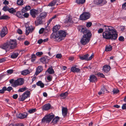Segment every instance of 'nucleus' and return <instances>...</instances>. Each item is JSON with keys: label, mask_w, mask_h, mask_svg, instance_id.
<instances>
[{"label": "nucleus", "mask_w": 126, "mask_h": 126, "mask_svg": "<svg viewBox=\"0 0 126 126\" xmlns=\"http://www.w3.org/2000/svg\"><path fill=\"white\" fill-rule=\"evenodd\" d=\"M23 16L24 17H27L29 16V14L28 13H25L24 14Z\"/></svg>", "instance_id": "nucleus-62"}, {"label": "nucleus", "mask_w": 126, "mask_h": 126, "mask_svg": "<svg viewBox=\"0 0 126 126\" xmlns=\"http://www.w3.org/2000/svg\"><path fill=\"white\" fill-rule=\"evenodd\" d=\"M21 73L22 75H26L29 74L30 72L28 70H26L21 72Z\"/></svg>", "instance_id": "nucleus-31"}, {"label": "nucleus", "mask_w": 126, "mask_h": 126, "mask_svg": "<svg viewBox=\"0 0 126 126\" xmlns=\"http://www.w3.org/2000/svg\"><path fill=\"white\" fill-rule=\"evenodd\" d=\"M36 109L34 108L29 110L28 112L30 113H32L36 111Z\"/></svg>", "instance_id": "nucleus-35"}, {"label": "nucleus", "mask_w": 126, "mask_h": 126, "mask_svg": "<svg viewBox=\"0 0 126 126\" xmlns=\"http://www.w3.org/2000/svg\"><path fill=\"white\" fill-rule=\"evenodd\" d=\"M17 43L16 40H12L8 41L0 47V48L6 50V51H8L10 49H14L16 47Z\"/></svg>", "instance_id": "nucleus-3"}, {"label": "nucleus", "mask_w": 126, "mask_h": 126, "mask_svg": "<svg viewBox=\"0 0 126 126\" xmlns=\"http://www.w3.org/2000/svg\"><path fill=\"white\" fill-rule=\"evenodd\" d=\"M122 108L123 110L126 109V104H123L122 107Z\"/></svg>", "instance_id": "nucleus-55"}, {"label": "nucleus", "mask_w": 126, "mask_h": 126, "mask_svg": "<svg viewBox=\"0 0 126 126\" xmlns=\"http://www.w3.org/2000/svg\"><path fill=\"white\" fill-rule=\"evenodd\" d=\"M44 30V29L43 28H41L39 31V33L40 34L42 33Z\"/></svg>", "instance_id": "nucleus-54"}, {"label": "nucleus", "mask_w": 126, "mask_h": 126, "mask_svg": "<svg viewBox=\"0 0 126 126\" xmlns=\"http://www.w3.org/2000/svg\"><path fill=\"white\" fill-rule=\"evenodd\" d=\"M27 115L26 113H20L17 115V117L20 119H23L26 117Z\"/></svg>", "instance_id": "nucleus-21"}, {"label": "nucleus", "mask_w": 126, "mask_h": 126, "mask_svg": "<svg viewBox=\"0 0 126 126\" xmlns=\"http://www.w3.org/2000/svg\"><path fill=\"white\" fill-rule=\"evenodd\" d=\"M89 80L90 82H95L97 81V78L94 75H91L90 77Z\"/></svg>", "instance_id": "nucleus-19"}, {"label": "nucleus", "mask_w": 126, "mask_h": 126, "mask_svg": "<svg viewBox=\"0 0 126 126\" xmlns=\"http://www.w3.org/2000/svg\"><path fill=\"white\" fill-rule=\"evenodd\" d=\"M43 70V67L41 66H38L37 68L36 71L35 73V74L36 75H38Z\"/></svg>", "instance_id": "nucleus-18"}, {"label": "nucleus", "mask_w": 126, "mask_h": 126, "mask_svg": "<svg viewBox=\"0 0 126 126\" xmlns=\"http://www.w3.org/2000/svg\"><path fill=\"white\" fill-rule=\"evenodd\" d=\"M7 33V28L6 27H3L0 32V35L1 37L4 36Z\"/></svg>", "instance_id": "nucleus-13"}, {"label": "nucleus", "mask_w": 126, "mask_h": 126, "mask_svg": "<svg viewBox=\"0 0 126 126\" xmlns=\"http://www.w3.org/2000/svg\"><path fill=\"white\" fill-rule=\"evenodd\" d=\"M6 91V87H4L2 88V89L0 90V93L1 94H3L4 93L5 91Z\"/></svg>", "instance_id": "nucleus-40"}, {"label": "nucleus", "mask_w": 126, "mask_h": 126, "mask_svg": "<svg viewBox=\"0 0 126 126\" xmlns=\"http://www.w3.org/2000/svg\"><path fill=\"white\" fill-rule=\"evenodd\" d=\"M110 66L107 65H106L103 66V71L104 72L107 73L110 70Z\"/></svg>", "instance_id": "nucleus-20"}, {"label": "nucleus", "mask_w": 126, "mask_h": 126, "mask_svg": "<svg viewBox=\"0 0 126 126\" xmlns=\"http://www.w3.org/2000/svg\"><path fill=\"white\" fill-rule=\"evenodd\" d=\"M17 32L20 34H21L22 33V30L20 29H18L17 30Z\"/></svg>", "instance_id": "nucleus-63"}, {"label": "nucleus", "mask_w": 126, "mask_h": 126, "mask_svg": "<svg viewBox=\"0 0 126 126\" xmlns=\"http://www.w3.org/2000/svg\"><path fill=\"white\" fill-rule=\"evenodd\" d=\"M49 60V58L47 56L42 57L40 59V61L44 64L48 63Z\"/></svg>", "instance_id": "nucleus-12"}, {"label": "nucleus", "mask_w": 126, "mask_h": 126, "mask_svg": "<svg viewBox=\"0 0 126 126\" xmlns=\"http://www.w3.org/2000/svg\"><path fill=\"white\" fill-rule=\"evenodd\" d=\"M31 8V7L29 5L26 6L24 8H23L22 10L23 12L24 13L28 11Z\"/></svg>", "instance_id": "nucleus-24"}, {"label": "nucleus", "mask_w": 126, "mask_h": 126, "mask_svg": "<svg viewBox=\"0 0 126 126\" xmlns=\"http://www.w3.org/2000/svg\"><path fill=\"white\" fill-rule=\"evenodd\" d=\"M17 16L18 17L21 18L22 17V15L20 12H17L16 14Z\"/></svg>", "instance_id": "nucleus-43"}, {"label": "nucleus", "mask_w": 126, "mask_h": 126, "mask_svg": "<svg viewBox=\"0 0 126 126\" xmlns=\"http://www.w3.org/2000/svg\"><path fill=\"white\" fill-rule=\"evenodd\" d=\"M30 94V91H27L23 93V94Z\"/></svg>", "instance_id": "nucleus-56"}, {"label": "nucleus", "mask_w": 126, "mask_h": 126, "mask_svg": "<svg viewBox=\"0 0 126 126\" xmlns=\"http://www.w3.org/2000/svg\"><path fill=\"white\" fill-rule=\"evenodd\" d=\"M112 49V47L110 45H107L106 46L105 50L106 51H111Z\"/></svg>", "instance_id": "nucleus-29"}, {"label": "nucleus", "mask_w": 126, "mask_h": 126, "mask_svg": "<svg viewBox=\"0 0 126 126\" xmlns=\"http://www.w3.org/2000/svg\"><path fill=\"white\" fill-rule=\"evenodd\" d=\"M36 84L38 86H40L41 88H43L44 87V84L41 81H39L38 82H37L36 83Z\"/></svg>", "instance_id": "nucleus-27"}, {"label": "nucleus", "mask_w": 126, "mask_h": 126, "mask_svg": "<svg viewBox=\"0 0 126 126\" xmlns=\"http://www.w3.org/2000/svg\"><path fill=\"white\" fill-rule=\"evenodd\" d=\"M14 79H11V80H10V83H11L12 84H12L14 82Z\"/></svg>", "instance_id": "nucleus-64"}, {"label": "nucleus", "mask_w": 126, "mask_h": 126, "mask_svg": "<svg viewBox=\"0 0 126 126\" xmlns=\"http://www.w3.org/2000/svg\"><path fill=\"white\" fill-rule=\"evenodd\" d=\"M113 92L114 94H117L119 92V90L116 89H114L113 90Z\"/></svg>", "instance_id": "nucleus-41"}, {"label": "nucleus", "mask_w": 126, "mask_h": 126, "mask_svg": "<svg viewBox=\"0 0 126 126\" xmlns=\"http://www.w3.org/2000/svg\"><path fill=\"white\" fill-rule=\"evenodd\" d=\"M122 8L124 9H126V2L123 4Z\"/></svg>", "instance_id": "nucleus-58"}, {"label": "nucleus", "mask_w": 126, "mask_h": 126, "mask_svg": "<svg viewBox=\"0 0 126 126\" xmlns=\"http://www.w3.org/2000/svg\"><path fill=\"white\" fill-rule=\"evenodd\" d=\"M46 13L45 12H43L41 13L39 16L41 18L43 19L46 17Z\"/></svg>", "instance_id": "nucleus-28"}, {"label": "nucleus", "mask_w": 126, "mask_h": 126, "mask_svg": "<svg viewBox=\"0 0 126 126\" xmlns=\"http://www.w3.org/2000/svg\"><path fill=\"white\" fill-rule=\"evenodd\" d=\"M59 120V118L58 117H56L53 119L52 122L54 124H56L58 122Z\"/></svg>", "instance_id": "nucleus-30"}, {"label": "nucleus", "mask_w": 126, "mask_h": 126, "mask_svg": "<svg viewBox=\"0 0 126 126\" xmlns=\"http://www.w3.org/2000/svg\"><path fill=\"white\" fill-rule=\"evenodd\" d=\"M51 107L50 104L49 103H47L43 106L42 108L43 110H49Z\"/></svg>", "instance_id": "nucleus-14"}, {"label": "nucleus", "mask_w": 126, "mask_h": 126, "mask_svg": "<svg viewBox=\"0 0 126 126\" xmlns=\"http://www.w3.org/2000/svg\"><path fill=\"white\" fill-rule=\"evenodd\" d=\"M38 14V11L34 9H32L30 11V14L34 18H35L36 16Z\"/></svg>", "instance_id": "nucleus-11"}, {"label": "nucleus", "mask_w": 126, "mask_h": 126, "mask_svg": "<svg viewBox=\"0 0 126 126\" xmlns=\"http://www.w3.org/2000/svg\"><path fill=\"white\" fill-rule=\"evenodd\" d=\"M62 55L60 54H58L56 56V58L59 59L61 58L62 57Z\"/></svg>", "instance_id": "nucleus-47"}, {"label": "nucleus", "mask_w": 126, "mask_h": 126, "mask_svg": "<svg viewBox=\"0 0 126 126\" xmlns=\"http://www.w3.org/2000/svg\"><path fill=\"white\" fill-rule=\"evenodd\" d=\"M29 96V95H19L18 99L20 101H23Z\"/></svg>", "instance_id": "nucleus-15"}, {"label": "nucleus", "mask_w": 126, "mask_h": 126, "mask_svg": "<svg viewBox=\"0 0 126 126\" xmlns=\"http://www.w3.org/2000/svg\"><path fill=\"white\" fill-rule=\"evenodd\" d=\"M8 11L10 13H13L16 11L13 8H11L9 9Z\"/></svg>", "instance_id": "nucleus-39"}, {"label": "nucleus", "mask_w": 126, "mask_h": 126, "mask_svg": "<svg viewBox=\"0 0 126 126\" xmlns=\"http://www.w3.org/2000/svg\"><path fill=\"white\" fill-rule=\"evenodd\" d=\"M54 115L52 113H50L45 116L42 120L43 122L45 121L49 122H50L52 119L54 117Z\"/></svg>", "instance_id": "nucleus-6"}, {"label": "nucleus", "mask_w": 126, "mask_h": 126, "mask_svg": "<svg viewBox=\"0 0 126 126\" xmlns=\"http://www.w3.org/2000/svg\"><path fill=\"white\" fill-rule=\"evenodd\" d=\"M26 90V88L24 87L23 88H20L19 89L18 91L19 92H22Z\"/></svg>", "instance_id": "nucleus-42"}, {"label": "nucleus", "mask_w": 126, "mask_h": 126, "mask_svg": "<svg viewBox=\"0 0 126 126\" xmlns=\"http://www.w3.org/2000/svg\"><path fill=\"white\" fill-rule=\"evenodd\" d=\"M79 29V32L84 34L80 40V42L82 45H86L89 42L91 36V33L85 27L80 26Z\"/></svg>", "instance_id": "nucleus-2"}, {"label": "nucleus", "mask_w": 126, "mask_h": 126, "mask_svg": "<svg viewBox=\"0 0 126 126\" xmlns=\"http://www.w3.org/2000/svg\"><path fill=\"white\" fill-rule=\"evenodd\" d=\"M66 32L64 31L60 30L58 32L52 34L50 37L51 38L56 39L58 41H60L63 40L66 35Z\"/></svg>", "instance_id": "nucleus-4"}, {"label": "nucleus", "mask_w": 126, "mask_h": 126, "mask_svg": "<svg viewBox=\"0 0 126 126\" xmlns=\"http://www.w3.org/2000/svg\"><path fill=\"white\" fill-rule=\"evenodd\" d=\"M12 88L10 86L8 87L7 88H6V90L8 91H10L11 90H12Z\"/></svg>", "instance_id": "nucleus-52"}, {"label": "nucleus", "mask_w": 126, "mask_h": 126, "mask_svg": "<svg viewBox=\"0 0 126 126\" xmlns=\"http://www.w3.org/2000/svg\"><path fill=\"white\" fill-rule=\"evenodd\" d=\"M97 75L99 77H101L102 78H104L105 77L104 75L102 73H99Z\"/></svg>", "instance_id": "nucleus-50"}, {"label": "nucleus", "mask_w": 126, "mask_h": 126, "mask_svg": "<svg viewBox=\"0 0 126 126\" xmlns=\"http://www.w3.org/2000/svg\"><path fill=\"white\" fill-rule=\"evenodd\" d=\"M124 37L122 36H120L119 38V40L120 41H124Z\"/></svg>", "instance_id": "nucleus-53"}, {"label": "nucleus", "mask_w": 126, "mask_h": 126, "mask_svg": "<svg viewBox=\"0 0 126 126\" xmlns=\"http://www.w3.org/2000/svg\"><path fill=\"white\" fill-rule=\"evenodd\" d=\"M90 16V14L89 13H83L80 15V19L81 20H85L89 18Z\"/></svg>", "instance_id": "nucleus-7"}, {"label": "nucleus", "mask_w": 126, "mask_h": 126, "mask_svg": "<svg viewBox=\"0 0 126 126\" xmlns=\"http://www.w3.org/2000/svg\"><path fill=\"white\" fill-rule=\"evenodd\" d=\"M85 0H77L76 2L78 4H82L85 2Z\"/></svg>", "instance_id": "nucleus-34"}, {"label": "nucleus", "mask_w": 126, "mask_h": 126, "mask_svg": "<svg viewBox=\"0 0 126 126\" xmlns=\"http://www.w3.org/2000/svg\"><path fill=\"white\" fill-rule=\"evenodd\" d=\"M103 0H94V1L95 3L96 4H101Z\"/></svg>", "instance_id": "nucleus-33"}, {"label": "nucleus", "mask_w": 126, "mask_h": 126, "mask_svg": "<svg viewBox=\"0 0 126 126\" xmlns=\"http://www.w3.org/2000/svg\"><path fill=\"white\" fill-rule=\"evenodd\" d=\"M9 3L8 1L7 0L4 1L3 2V4L5 5H8Z\"/></svg>", "instance_id": "nucleus-61"}, {"label": "nucleus", "mask_w": 126, "mask_h": 126, "mask_svg": "<svg viewBox=\"0 0 126 126\" xmlns=\"http://www.w3.org/2000/svg\"><path fill=\"white\" fill-rule=\"evenodd\" d=\"M9 17L6 15L2 16L0 17V19H8Z\"/></svg>", "instance_id": "nucleus-36"}, {"label": "nucleus", "mask_w": 126, "mask_h": 126, "mask_svg": "<svg viewBox=\"0 0 126 126\" xmlns=\"http://www.w3.org/2000/svg\"><path fill=\"white\" fill-rule=\"evenodd\" d=\"M3 10L5 11H6L8 10L9 9L8 7L7 6H5L3 7Z\"/></svg>", "instance_id": "nucleus-48"}, {"label": "nucleus", "mask_w": 126, "mask_h": 126, "mask_svg": "<svg viewBox=\"0 0 126 126\" xmlns=\"http://www.w3.org/2000/svg\"><path fill=\"white\" fill-rule=\"evenodd\" d=\"M103 28L104 31L103 33V37L106 39H116L117 37V34L115 30L110 26L104 25Z\"/></svg>", "instance_id": "nucleus-1"}, {"label": "nucleus", "mask_w": 126, "mask_h": 126, "mask_svg": "<svg viewBox=\"0 0 126 126\" xmlns=\"http://www.w3.org/2000/svg\"><path fill=\"white\" fill-rule=\"evenodd\" d=\"M18 55V53H13L11 55V57L12 58H15L17 57Z\"/></svg>", "instance_id": "nucleus-32"}, {"label": "nucleus", "mask_w": 126, "mask_h": 126, "mask_svg": "<svg viewBox=\"0 0 126 126\" xmlns=\"http://www.w3.org/2000/svg\"><path fill=\"white\" fill-rule=\"evenodd\" d=\"M93 55H92L89 57V55L88 54H85L82 56H79V58L80 59L82 60H85L87 61L90 60H91L93 58Z\"/></svg>", "instance_id": "nucleus-9"}, {"label": "nucleus", "mask_w": 126, "mask_h": 126, "mask_svg": "<svg viewBox=\"0 0 126 126\" xmlns=\"http://www.w3.org/2000/svg\"><path fill=\"white\" fill-rule=\"evenodd\" d=\"M24 83V81L23 79L22 78H19L17 79L14 81L12 84V87H16L22 85Z\"/></svg>", "instance_id": "nucleus-5"}, {"label": "nucleus", "mask_w": 126, "mask_h": 126, "mask_svg": "<svg viewBox=\"0 0 126 126\" xmlns=\"http://www.w3.org/2000/svg\"><path fill=\"white\" fill-rule=\"evenodd\" d=\"M104 30V29L103 28H100L98 30V33H101L103 32V30Z\"/></svg>", "instance_id": "nucleus-46"}, {"label": "nucleus", "mask_w": 126, "mask_h": 126, "mask_svg": "<svg viewBox=\"0 0 126 126\" xmlns=\"http://www.w3.org/2000/svg\"><path fill=\"white\" fill-rule=\"evenodd\" d=\"M60 1V0H54L50 3L48 5V6L50 7V8L52 10H53L54 9V6H55L56 4L57 5L59 4L58 3Z\"/></svg>", "instance_id": "nucleus-8"}, {"label": "nucleus", "mask_w": 126, "mask_h": 126, "mask_svg": "<svg viewBox=\"0 0 126 126\" xmlns=\"http://www.w3.org/2000/svg\"><path fill=\"white\" fill-rule=\"evenodd\" d=\"M72 17L70 16H67L66 18L64 20V22L67 23L69 22H72Z\"/></svg>", "instance_id": "nucleus-17"}, {"label": "nucleus", "mask_w": 126, "mask_h": 126, "mask_svg": "<svg viewBox=\"0 0 126 126\" xmlns=\"http://www.w3.org/2000/svg\"><path fill=\"white\" fill-rule=\"evenodd\" d=\"M6 61V59L5 58H2L0 60V63H2Z\"/></svg>", "instance_id": "nucleus-59"}, {"label": "nucleus", "mask_w": 126, "mask_h": 126, "mask_svg": "<svg viewBox=\"0 0 126 126\" xmlns=\"http://www.w3.org/2000/svg\"><path fill=\"white\" fill-rule=\"evenodd\" d=\"M42 42H43V41L42 39L39 40L38 41V43L39 44H41Z\"/></svg>", "instance_id": "nucleus-60"}, {"label": "nucleus", "mask_w": 126, "mask_h": 126, "mask_svg": "<svg viewBox=\"0 0 126 126\" xmlns=\"http://www.w3.org/2000/svg\"><path fill=\"white\" fill-rule=\"evenodd\" d=\"M92 24V23L90 22H87L86 26L87 27H90L91 26Z\"/></svg>", "instance_id": "nucleus-44"}, {"label": "nucleus", "mask_w": 126, "mask_h": 126, "mask_svg": "<svg viewBox=\"0 0 126 126\" xmlns=\"http://www.w3.org/2000/svg\"><path fill=\"white\" fill-rule=\"evenodd\" d=\"M34 28L32 26H30L26 28L25 34L28 35L30 33L32 32L34 30Z\"/></svg>", "instance_id": "nucleus-10"}, {"label": "nucleus", "mask_w": 126, "mask_h": 126, "mask_svg": "<svg viewBox=\"0 0 126 126\" xmlns=\"http://www.w3.org/2000/svg\"><path fill=\"white\" fill-rule=\"evenodd\" d=\"M60 27V26L59 25H56L54 26L53 28V30L54 32H55L59 30Z\"/></svg>", "instance_id": "nucleus-25"}, {"label": "nucleus", "mask_w": 126, "mask_h": 126, "mask_svg": "<svg viewBox=\"0 0 126 126\" xmlns=\"http://www.w3.org/2000/svg\"><path fill=\"white\" fill-rule=\"evenodd\" d=\"M79 69L75 67H72L71 69V71L73 72H79Z\"/></svg>", "instance_id": "nucleus-26"}, {"label": "nucleus", "mask_w": 126, "mask_h": 126, "mask_svg": "<svg viewBox=\"0 0 126 126\" xmlns=\"http://www.w3.org/2000/svg\"><path fill=\"white\" fill-rule=\"evenodd\" d=\"M17 4L19 5H22L23 4V0H17Z\"/></svg>", "instance_id": "nucleus-38"}, {"label": "nucleus", "mask_w": 126, "mask_h": 126, "mask_svg": "<svg viewBox=\"0 0 126 126\" xmlns=\"http://www.w3.org/2000/svg\"><path fill=\"white\" fill-rule=\"evenodd\" d=\"M107 92V91L106 89L104 87L102 88L100 91L99 92L98 94H104L106 93V92Z\"/></svg>", "instance_id": "nucleus-23"}, {"label": "nucleus", "mask_w": 126, "mask_h": 126, "mask_svg": "<svg viewBox=\"0 0 126 126\" xmlns=\"http://www.w3.org/2000/svg\"><path fill=\"white\" fill-rule=\"evenodd\" d=\"M40 17L38 16L37 18V19L35 22V24L37 26L39 24H42V19Z\"/></svg>", "instance_id": "nucleus-16"}, {"label": "nucleus", "mask_w": 126, "mask_h": 126, "mask_svg": "<svg viewBox=\"0 0 126 126\" xmlns=\"http://www.w3.org/2000/svg\"><path fill=\"white\" fill-rule=\"evenodd\" d=\"M47 71L50 74H53L54 73V71L53 69L52 68H49L48 69Z\"/></svg>", "instance_id": "nucleus-37"}, {"label": "nucleus", "mask_w": 126, "mask_h": 126, "mask_svg": "<svg viewBox=\"0 0 126 126\" xmlns=\"http://www.w3.org/2000/svg\"><path fill=\"white\" fill-rule=\"evenodd\" d=\"M7 73L9 74H11L13 72V70H9L7 71Z\"/></svg>", "instance_id": "nucleus-51"}, {"label": "nucleus", "mask_w": 126, "mask_h": 126, "mask_svg": "<svg viewBox=\"0 0 126 126\" xmlns=\"http://www.w3.org/2000/svg\"><path fill=\"white\" fill-rule=\"evenodd\" d=\"M15 126H24V125L22 123H18L16 124L15 125Z\"/></svg>", "instance_id": "nucleus-49"}, {"label": "nucleus", "mask_w": 126, "mask_h": 126, "mask_svg": "<svg viewBox=\"0 0 126 126\" xmlns=\"http://www.w3.org/2000/svg\"><path fill=\"white\" fill-rule=\"evenodd\" d=\"M62 114L64 116L67 113V109L66 108L62 107Z\"/></svg>", "instance_id": "nucleus-22"}, {"label": "nucleus", "mask_w": 126, "mask_h": 126, "mask_svg": "<svg viewBox=\"0 0 126 126\" xmlns=\"http://www.w3.org/2000/svg\"><path fill=\"white\" fill-rule=\"evenodd\" d=\"M52 77L50 75L48 76L47 77V79L49 81H51L52 79Z\"/></svg>", "instance_id": "nucleus-45"}, {"label": "nucleus", "mask_w": 126, "mask_h": 126, "mask_svg": "<svg viewBox=\"0 0 126 126\" xmlns=\"http://www.w3.org/2000/svg\"><path fill=\"white\" fill-rule=\"evenodd\" d=\"M43 53L42 52H38L36 53V55L37 56H40Z\"/></svg>", "instance_id": "nucleus-57"}]
</instances>
